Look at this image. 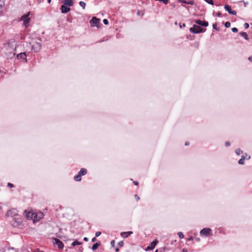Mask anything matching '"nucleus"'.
Listing matches in <instances>:
<instances>
[{
	"label": "nucleus",
	"instance_id": "nucleus-37",
	"mask_svg": "<svg viewBox=\"0 0 252 252\" xmlns=\"http://www.w3.org/2000/svg\"><path fill=\"white\" fill-rule=\"evenodd\" d=\"M231 30L233 32H238V29L236 28H232Z\"/></svg>",
	"mask_w": 252,
	"mask_h": 252
},
{
	"label": "nucleus",
	"instance_id": "nucleus-57",
	"mask_svg": "<svg viewBox=\"0 0 252 252\" xmlns=\"http://www.w3.org/2000/svg\"><path fill=\"white\" fill-rule=\"evenodd\" d=\"M155 252H158V250H156Z\"/></svg>",
	"mask_w": 252,
	"mask_h": 252
},
{
	"label": "nucleus",
	"instance_id": "nucleus-36",
	"mask_svg": "<svg viewBox=\"0 0 252 252\" xmlns=\"http://www.w3.org/2000/svg\"><path fill=\"white\" fill-rule=\"evenodd\" d=\"M115 242L114 240H112L110 242V244L112 247H114L115 246Z\"/></svg>",
	"mask_w": 252,
	"mask_h": 252
},
{
	"label": "nucleus",
	"instance_id": "nucleus-20",
	"mask_svg": "<svg viewBox=\"0 0 252 252\" xmlns=\"http://www.w3.org/2000/svg\"><path fill=\"white\" fill-rule=\"evenodd\" d=\"M87 169L84 168L81 169L78 174H80L81 176H84L87 174Z\"/></svg>",
	"mask_w": 252,
	"mask_h": 252
},
{
	"label": "nucleus",
	"instance_id": "nucleus-6",
	"mask_svg": "<svg viewBox=\"0 0 252 252\" xmlns=\"http://www.w3.org/2000/svg\"><path fill=\"white\" fill-rule=\"evenodd\" d=\"M211 229L209 228H204L200 231V234L205 236H210L212 235L211 234Z\"/></svg>",
	"mask_w": 252,
	"mask_h": 252
},
{
	"label": "nucleus",
	"instance_id": "nucleus-26",
	"mask_svg": "<svg viewBox=\"0 0 252 252\" xmlns=\"http://www.w3.org/2000/svg\"><path fill=\"white\" fill-rule=\"evenodd\" d=\"M235 153L237 155H240V154L243 153V151L240 148H238L235 150Z\"/></svg>",
	"mask_w": 252,
	"mask_h": 252
},
{
	"label": "nucleus",
	"instance_id": "nucleus-11",
	"mask_svg": "<svg viewBox=\"0 0 252 252\" xmlns=\"http://www.w3.org/2000/svg\"><path fill=\"white\" fill-rule=\"evenodd\" d=\"M70 6L65 5H62L61 7V10L62 13H66L70 10Z\"/></svg>",
	"mask_w": 252,
	"mask_h": 252
},
{
	"label": "nucleus",
	"instance_id": "nucleus-17",
	"mask_svg": "<svg viewBox=\"0 0 252 252\" xmlns=\"http://www.w3.org/2000/svg\"><path fill=\"white\" fill-rule=\"evenodd\" d=\"M178 1L180 2H182L185 4H188L190 5H194V1L193 0H190L189 1H187L185 0H178Z\"/></svg>",
	"mask_w": 252,
	"mask_h": 252
},
{
	"label": "nucleus",
	"instance_id": "nucleus-42",
	"mask_svg": "<svg viewBox=\"0 0 252 252\" xmlns=\"http://www.w3.org/2000/svg\"><path fill=\"white\" fill-rule=\"evenodd\" d=\"M225 145L226 146H229L230 145V143L229 141H226L225 142Z\"/></svg>",
	"mask_w": 252,
	"mask_h": 252
},
{
	"label": "nucleus",
	"instance_id": "nucleus-43",
	"mask_svg": "<svg viewBox=\"0 0 252 252\" xmlns=\"http://www.w3.org/2000/svg\"><path fill=\"white\" fill-rule=\"evenodd\" d=\"M8 186L10 188H13L14 187V185L11 183H8Z\"/></svg>",
	"mask_w": 252,
	"mask_h": 252
},
{
	"label": "nucleus",
	"instance_id": "nucleus-25",
	"mask_svg": "<svg viewBox=\"0 0 252 252\" xmlns=\"http://www.w3.org/2000/svg\"><path fill=\"white\" fill-rule=\"evenodd\" d=\"M81 244H82V242H80L77 240H75L72 243L71 246L73 247H74L76 245H80Z\"/></svg>",
	"mask_w": 252,
	"mask_h": 252
},
{
	"label": "nucleus",
	"instance_id": "nucleus-5",
	"mask_svg": "<svg viewBox=\"0 0 252 252\" xmlns=\"http://www.w3.org/2000/svg\"><path fill=\"white\" fill-rule=\"evenodd\" d=\"M42 45L40 42H35L34 44L32 46V50L34 51L35 52H37L41 49Z\"/></svg>",
	"mask_w": 252,
	"mask_h": 252
},
{
	"label": "nucleus",
	"instance_id": "nucleus-29",
	"mask_svg": "<svg viewBox=\"0 0 252 252\" xmlns=\"http://www.w3.org/2000/svg\"><path fill=\"white\" fill-rule=\"evenodd\" d=\"M217 23H214L213 24V29L216 30V31H219V29L217 28Z\"/></svg>",
	"mask_w": 252,
	"mask_h": 252
},
{
	"label": "nucleus",
	"instance_id": "nucleus-18",
	"mask_svg": "<svg viewBox=\"0 0 252 252\" xmlns=\"http://www.w3.org/2000/svg\"><path fill=\"white\" fill-rule=\"evenodd\" d=\"M12 215H13L14 216H16L17 215L16 210L13 209L11 210H9L7 213V215L8 216H10Z\"/></svg>",
	"mask_w": 252,
	"mask_h": 252
},
{
	"label": "nucleus",
	"instance_id": "nucleus-27",
	"mask_svg": "<svg viewBox=\"0 0 252 252\" xmlns=\"http://www.w3.org/2000/svg\"><path fill=\"white\" fill-rule=\"evenodd\" d=\"M238 163L241 165L244 164V158L243 157H241V158L238 160Z\"/></svg>",
	"mask_w": 252,
	"mask_h": 252
},
{
	"label": "nucleus",
	"instance_id": "nucleus-51",
	"mask_svg": "<svg viewBox=\"0 0 252 252\" xmlns=\"http://www.w3.org/2000/svg\"><path fill=\"white\" fill-rule=\"evenodd\" d=\"M182 252H188V251H187V250L184 249L182 250Z\"/></svg>",
	"mask_w": 252,
	"mask_h": 252
},
{
	"label": "nucleus",
	"instance_id": "nucleus-55",
	"mask_svg": "<svg viewBox=\"0 0 252 252\" xmlns=\"http://www.w3.org/2000/svg\"><path fill=\"white\" fill-rule=\"evenodd\" d=\"M199 240H200L199 238H196V241H199Z\"/></svg>",
	"mask_w": 252,
	"mask_h": 252
},
{
	"label": "nucleus",
	"instance_id": "nucleus-44",
	"mask_svg": "<svg viewBox=\"0 0 252 252\" xmlns=\"http://www.w3.org/2000/svg\"><path fill=\"white\" fill-rule=\"evenodd\" d=\"M96 237H94L92 239V242H94L96 241Z\"/></svg>",
	"mask_w": 252,
	"mask_h": 252
},
{
	"label": "nucleus",
	"instance_id": "nucleus-56",
	"mask_svg": "<svg viewBox=\"0 0 252 252\" xmlns=\"http://www.w3.org/2000/svg\"><path fill=\"white\" fill-rule=\"evenodd\" d=\"M137 14H138V15H139V14H140V13H139V11L137 12Z\"/></svg>",
	"mask_w": 252,
	"mask_h": 252
},
{
	"label": "nucleus",
	"instance_id": "nucleus-34",
	"mask_svg": "<svg viewBox=\"0 0 252 252\" xmlns=\"http://www.w3.org/2000/svg\"><path fill=\"white\" fill-rule=\"evenodd\" d=\"M247 156H248V155H247V153H245V155H243L241 157H243V158H244V160H245L246 158H246V157H247ZM250 158H251V157H250V156H248V157L247 159H249Z\"/></svg>",
	"mask_w": 252,
	"mask_h": 252
},
{
	"label": "nucleus",
	"instance_id": "nucleus-30",
	"mask_svg": "<svg viewBox=\"0 0 252 252\" xmlns=\"http://www.w3.org/2000/svg\"><path fill=\"white\" fill-rule=\"evenodd\" d=\"M230 23L229 22H226L225 23H224V26L225 28H228L230 27Z\"/></svg>",
	"mask_w": 252,
	"mask_h": 252
},
{
	"label": "nucleus",
	"instance_id": "nucleus-2",
	"mask_svg": "<svg viewBox=\"0 0 252 252\" xmlns=\"http://www.w3.org/2000/svg\"><path fill=\"white\" fill-rule=\"evenodd\" d=\"M16 217L13 218L12 220H11V225L14 227H20L22 224V219L18 215Z\"/></svg>",
	"mask_w": 252,
	"mask_h": 252
},
{
	"label": "nucleus",
	"instance_id": "nucleus-1",
	"mask_svg": "<svg viewBox=\"0 0 252 252\" xmlns=\"http://www.w3.org/2000/svg\"><path fill=\"white\" fill-rule=\"evenodd\" d=\"M17 44L15 39L9 40L4 46L3 51L8 59H11L15 56L14 51L16 50Z\"/></svg>",
	"mask_w": 252,
	"mask_h": 252
},
{
	"label": "nucleus",
	"instance_id": "nucleus-7",
	"mask_svg": "<svg viewBox=\"0 0 252 252\" xmlns=\"http://www.w3.org/2000/svg\"><path fill=\"white\" fill-rule=\"evenodd\" d=\"M90 23L92 27L95 26V27H98V25L99 24V19H97L95 17H94L90 21Z\"/></svg>",
	"mask_w": 252,
	"mask_h": 252
},
{
	"label": "nucleus",
	"instance_id": "nucleus-15",
	"mask_svg": "<svg viewBox=\"0 0 252 252\" xmlns=\"http://www.w3.org/2000/svg\"><path fill=\"white\" fill-rule=\"evenodd\" d=\"M133 233L132 231H127V232H122L121 233V236L124 238H126L128 237V236L132 234Z\"/></svg>",
	"mask_w": 252,
	"mask_h": 252
},
{
	"label": "nucleus",
	"instance_id": "nucleus-41",
	"mask_svg": "<svg viewBox=\"0 0 252 252\" xmlns=\"http://www.w3.org/2000/svg\"><path fill=\"white\" fill-rule=\"evenodd\" d=\"M103 23L105 25H108V21L107 19H103Z\"/></svg>",
	"mask_w": 252,
	"mask_h": 252
},
{
	"label": "nucleus",
	"instance_id": "nucleus-45",
	"mask_svg": "<svg viewBox=\"0 0 252 252\" xmlns=\"http://www.w3.org/2000/svg\"><path fill=\"white\" fill-rule=\"evenodd\" d=\"M133 183L136 186H137L138 185V184H139L137 181H134V182H133Z\"/></svg>",
	"mask_w": 252,
	"mask_h": 252
},
{
	"label": "nucleus",
	"instance_id": "nucleus-4",
	"mask_svg": "<svg viewBox=\"0 0 252 252\" xmlns=\"http://www.w3.org/2000/svg\"><path fill=\"white\" fill-rule=\"evenodd\" d=\"M31 12H28L27 14H24L20 19V21H23V25L24 26L27 28L29 25V23L30 21V18H29V16L30 15Z\"/></svg>",
	"mask_w": 252,
	"mask_h": 252
},
{
	"label": "nucleus",
	"instance_id": "nucleus-53",
	"mask_svg": "<svg viewBox=\"0 0 252 252\" xmlns=\"http://www.w3.org/2000/svg\"><path fill=\"white\" fill-rule=\"evenodd\" d=\"M2 9V5L1 4H0V10H1Z\"/></svg>",
	"mask_w": 252,
	"mask_h": 252
},
{
	"label": "nucleus",
	"instance_id": "nucleus-22",
	"mask_svg": "<svg viewBox=\"0 0 252 252\" xmlns=\"http://www.w3.org/2000/svg\"><path fill=\"white\" fill-rule=\"evenodd\" d=\"M239 34L244 37V38L246 40L249 39V37L247 33L246 32H241L239 33Z\"/></svg>",
	"mask_w": 252,
	"mask_h": 252
},
{
	"label": "nucleus",
	"instance_id": "nucleus-14",
	"mask_svg": "<svg viewBox=\"0 0 252 252\" xmlns=\"http://www.w3.org/2000/svg\"><path fill=\"white\" fill-rule=\"evenodd\" d=\"M158 241L157 239L154 240L151 243V245L150 246H149L147 247V250H153V249H154V248L155 247V246H156V245L157 244Z\"/></svg>",
	"mask_w": 252,
	"mask_h": 252
},
{
	"label": "nucleus",
	"instance_id": "nucleus-8",
	"mask_svg": "<svg viewBox=\"0 0 252 252\" xmlns=\"http://www.w3.org/2000/svg\"><path fill=\"white\" fill-rule=\"evenodd\" d=\"M194 22L195 23H196V24H198V25L202 26V27H206L208 26V25H209L208 22L207 21H202L199 19H197V20H194Z\"/></svg>",
	"mask_w": 252,
	"mask_h": 252
},
{
	"label": "nucleus",
	"instance_id": "nucleus-38",
	"mask_svg": "<svg viewBox=\"0 0 252 252\" xmlns=\"http://www.w3.org/2000/svg\"><path fill=\"white\" fill-rule=\"evenodd\" d=\"M101 234V232L100 231H97L95 233V237H98L100 235V234Z\"/></svg>",
	"mask_w": 252,
	"mask_h": 252
},
{
	"label": "nucleus",
	"instance_id": "nucleus-28",
	"mask_svg": "<svg viewBox=\"0 0 252 252\" xmlns=\"http://www.w3.org/2000/svg\"><path fill=\"white\" fill-rule=\"evenodd\" d=\"M79 4L83 9L85 8L86 3L85 2L82 1H80Z\"/></svg>",
	"mask_w": 252,
	"mask_h": 252
},
{
	"label": "nucleus",
	"instance_id": "nucleus-35",
	"mask_svg": "<svg viewBox=\"0 0 252 252\" xmlns=\"http://www.w3.org/2000/svg\"><path fill=\"white\" fill-rule=\"evenodd\" d=\"M118 245L120 247H122L123 246H124V242L123 241H120L118 243Z\"/></svg>",
	"mask_w": 252,
	"mask_h": 252
},
{
	"label": "nucleus",
	"instance_id": "nucleus-49",
	"mask_svg": "<svg viewBox=\"0 0 252 252\" xmlns=\"http://www.w3.org/2000/svg\"><path fill=\"white\" fill-rule=\"evenodd\" d=\"M185 146H188L189 145V142L188 141L186 142L185 143Z\"/></svg>",
	"mask_w": 252,
	"mask_h": 252
},
{
	"label": "nucleus",
	"instance_id": "nucleus-13",
	"mask_svg": "<svg viewBox=\"0 0 252 252\" xmlns=\"http://www.w3.org/2000/svg\"><path fill=\"white\" fill-rule=\"evenodd\" d=\"M25 213L26 214V216L27 218L32 219L34 220L35 214L32 213L31 212H27V210H25Z\"/></svg>",
	"mask_w": 252,
	"mask_h": 252
},
{
	"label": "nucleus",
	"instance_id": "nucleus-33",
	"mask_svg": "<svg viewBox=\"0 0 252 252\" xmlns=\"http://www.w3.org/2000/svg\"><path fill=\"white\" fill-rule=\"evenodd\" d=\"M213 15L214 16L220 17V16H221V13L220 12H219L217 13L216 14H215V12H214L213 13Z\"/></svg>",
	"mask_w": 252,
	"mask_h": 252
},
{
	"label": "nucleus",
	"instance_id": "nucleus-12",
	"mask_svg": "<svg viewBox=\"0 0 252 252\" xmlns=\"http://www.w3.org/2000/svg\"><path fill=\"white\" fill-rule=\"evenodd\" d=\"M26 56H27V55H26V53L24 52V53H21L20 54H18L17 55V58L18 59L22 60L23 61H25L26 62H27V60L26 59Z\"/></svg>",
	"mask_w": 252,
	"mask_h": 252
},
{
	"label": "nucleus",
	"instance_id": "nucleus-50",
	"mask_svg": "<svg viewBox=\"0 0 252 252\" xmlns=\"http://www.w3.org/2000/svg\"><path fill=\"white\" fill-rule=\"evenodd\" d=\"M115 251H116V252H118L119 251V249L118 248H116L115 249Z\"/></svg>",
	"mask_w": 252,
	"mask_h": 252
},
{
	"label": "nucleus",
	"instance_id": "nucleus-54",
	"mask_svg": "<svg viewBox=\"0 0 252 252\" xmlns=\"http://www.w3.org/2000/svg\"><path fill=\"white\" fill-rule=\"evenodd\" d=\"M51 0H48V3H50L51 2Z\"/></svg>",
	"mask_w": 252,
	"mask_h": 252
},
{
	"label": "nucleus",
	"instance_id": "nucleus-39",
	"mask_svg": "<svg viewBox=\"0 0 252 252\" xmlns=\"http://www.w3.org/2000/svg\"><path fill=\"white\" fill-rule=\"evenodd\" d=\"M244 27L245 29H248L249 27V24L247 23L244 24Z\"/></svg>",
	"mask_w": 252,
	"mask_h": 252
},
{
	"label": "nucleus",
	"instance_id": "nucleus-46",
	"mask_svg": "<svg viewBox=\"0 0 252 252\" xmlns=\"http://www.w3.org/2000/svg\"><path fill=\"white\" fill-rule=\"evenodd\" d=\"M193 240V237L192 236L190 237L188 239V241H191V240Z\"/></svg>",
	"mask_w": 252,
	"mask_h": 252
},
{
	"label": "nucleus",
	"instance_id": "nucleus-31",
	"mask_svg": "<svg viewBox=\"0 0 252 252\" xmlns=\"http://www.w3.org/2000/svg\"><path fill=\"white\" fill-rule=\"evenodd\" d=\"M178 235L179 237L180 238L182 239V238H184V234H183V233L182 232H179L178 233Z\"/></svg>",
	"mask_w": 252,
	"mask_h": 252
},
{
	"label": "nucleus",
	"instance_id": "nucleus-16",
	"mask_svg": "<svg viewBox=\"0 0 252 252\" xmlns=\"http://www.w3.org/2000/svg\"><path fill=\"white\" fill-rule=\"evenodd\" d=\"M63 4L68 6H71L73 5V0H63Z\"/></svg>",
	"mask_w": 252,
	"mask_h": 252
},
{
	"label": "nucleus",
	"instance_id": "nucleus-52",
	"mask_svg": "<svg viewBox=\"0 0 252 252\" xmlns=\"http://www.w3.org/2000/svg\"><path fill=\"white\" fill-rule=\"evenodd\" d=\"M186 26V24H183L182 26H180V27L182 28V27H185Z\"/></svg>",
	"mask_w": 252,
	"mask_h": 252
},
{
	"label": "nucleus",
	"instance_id": "nucleus-48",
	"mask_svg": "<svg viewBox=\"0 0 252 252\" xmlns=\"http://www.w3.org/2000/svg\"><path fill=\"white\" fill-rule=\"evenodd\" d=\"M84 240L86 242H87L88 241V238H87V237H84Z\"/></svg>",
	"mask_w": 252,
	"mask_h": 252
},
{
	"label": "nucleus",
	"instance_id": "nucleus-23",
	"mask_svg": "<svg viewBox=\"0 0 252 252\" xmlns=\"http://www.w3.org/2000/svg\"><path fill=\"white\" fill-rule=\"evenodd\" d=\"M74 179L76 181L79 182L81 180V176L78 173L77 175H76L74 176Z\"/></svg>",
	"mask_w": 252,
	"mask_h": 252
},
{
	"label": "nucleus",
	"instance_id": "nucleus-47",
	"mask_svg": "<svg viewBox=\"0 0 252 252\" xmlns=\"http://www.w3.org/2000/svg\"><path fill=\"white\" fill-rule=\"evenodd\" d=\"M249 60L250 61V62H252V56L249 57Z\"/></svg>",
	"mask_w": 252,
	"mask_h": 252
},
{
	"label": "nucleus",
	"instance_id": "nucleus-21",
	"mask_svg": "<svg viewBox=\"0 0 252 252\" xmlns=\"http://www.w3.org/2000/svg\"><path fill=\"white\" fill-rule=\"evenodd\" d=\"M43 217V214L41 212H40L38 214V215L37 214H35V218H34V220H40V219L42 218Z\"/></svg>",
	"mask_w": 252,
	"mask_h": 252
},
{
	"label": "nucleus",
	"instance_id": "nucleus-19",
	"mask_svg": "<svg viewBox=\"0 0 252 252\" xmlns=\"http://www.w3.org/2000/svg\"><path fill=\"white\" fill-rule=\"evenodd\" d=\"M100 245H101V243L100 242H96L93 245V246L92 247V249L93 251H94V250H96L98 248V247H99Z\"/></svg>",
	"mask_w": 252,
	"mask_h": 252
},
{
	"label": "nucleus",
	"instance_id": "nucleus-3",
	"mask_svg": "<svg viewBox=\"0 0 252 252\" xmlns=\"http://www.w3.org/2000/svg\"><path fill=\"white\" fill-rule=\"evenodd\" d=\"M190 32L196 34L204 32L206 29L201 28L199 26L194 25L193 26L189 29Z\"/></svg>",
	"mask_w": 252,
	"mask_h": 252
},
{
	"label": "nucleus",
	"instance_id": "nucleus-40",
	"mask_svg": "<svg viewBox=\"0 0 252 252\" xmlns=\"http://www.w3.org/2000/svg\"><path fill=\"white\" fill-rule=\"evenodd\" d=\"M134 198L137 201H138L140 199V197L137 194L134 195Z\"/></svg>",
	"mask_w": 252,
	"mask_h": 252
},
{
	"label": "nucleus",
	"instance_id": "nucleus-32",
	"mask_svg": "<svg viewBox=\"0 0 252 252\" xmlns=\"http://www.w3.org/2000/svg\"><path fill=\"white\" fill-rule=\"evenodd\" d=\"M205 1L206 2H207L208 3L210 4L211 5L214 4V2H213V0H205Z\"/></svg>",
	"mask_w": 252,
	"mask_h": 252
},
{
	"label": "nucleus",
	"instance_id": "nucleus-24",
	"mask_svg": "<svg viewBox=\"0 0 252 252\" xmlns=\"http://www.w3.org/2000/svg\"><path fill=\"white\" fill-rule=\"evenodd\" d=\"M11 251H14L13 248L7 249H2L0 251V252H10Z\"/></svg>",
	"mask_w": 252,
	"mask_h": 252
},
{
	"label": "nucleus",
	"instance_id": "nucleus-10",
	"mask_svg": "<svg viewBox=\"0 0 252 252\" xmlns=\"http://www.w3.org/2000/svg\"><path fill=\"white\" fill-rule=\"evenodd\" d=\"M224 8L225 10L227 11L229 14L236 15L237 14L236 11L232 10L231 6L229 5L225 4L224 6Z\"/></svg>",
	"mask_w": 252,
	"mask_h": 252
},
{
	"label": "nucleus",
	"instance_id": "nucleus-9",
	"mask_svg": "<svg viewBox=\"0 0 252 252\" xmlns=\"http://www.w3.org/2000/svg\"><path fill=\"white\" fill-rule=\"evenodd\" d=\"M54 244L55 245H56L59 248V249H63V247H64V245H63V243L60 241L59 239H58V238H54Z\"/></svg>",
	"mask_w": 252,
	"mask_h": 252
}]
</instances>
